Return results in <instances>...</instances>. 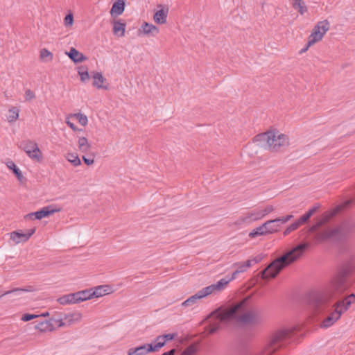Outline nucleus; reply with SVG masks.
Here are the masks:
<instances>
[{
    "instance_id": "1",
    "label": "nucleus",
    "mask_w": 355,
    "mask_h": 355,
    "mask_svg": "<svg viewBox=\"0 0 355 355\" xmlns=\"http://www.w3.org/2000/svg\"><path fill=\"white\" fill-rule=\"evenodd\" d=\"M209 320L208 325L205 327L207 336L217 332L220 329L222 322L236 320L244 324H257L261 323V317L260 311L250 305V298L245 297L235 302L227 309L222 306L216 309L207 315L200 324Z\"/></svg>"
},
{
    "instance_id": "2",
    "label": "nucleus",
    "mask_w": 355,
    "mask_h": 355,
    "mask_svg": "<svg viewBox=\"0 0 355 355\" xmlns=\"http://www.w3.org/2000/svg\"><path fill=\"white\" fill-rule=\"evenodd\" d=\"M309 243L302 242L288 250L284 255L272 261L265 269L259 272L261 279L268 281L275 278L284 268L298 260L309 248Z\"/></svg>"
},
{
    "instance_id": "3",
    "label": "nucleus",
    "mask_w": 355,
    "mask_h": 355,
    "mask_svg": "<svg viewBox=\"0 0 355 355\" xmlns=\"http://www.w3.org/2000/svg\"><path fill=\"white\" fill-rule=\"evenodd\" d=\"M324 221H319L312 225L309 231L311 233H315V239L319 241L326 240H335L342 241L355 230V222L352 220H344L338 227L332 229H324L318 232V230L322 225Z\"/></svg>"
},
{
    "instance_id": "4",
    "label": "nucleus",
    "mask_w": 355,
    "mask_h": 355,
    "mask_svg": "<svg viewBox=\"0 0 355 355\" xmlns=\"http://www.w3.org/2000/svg\"><path fill=\"white\" fill-rule=\"evenodd\" d=\"M355 272V257L343 261L338 268L337 274L332 279L331 286L334 295H340L348 288L347 279Z\"/></svg>"
},
{
    "instance_id": "5",
    "label": "nucleus",
    "mask_w": 355,
    "mask_h": 355,
    "mask_svg": "<svg viewBox=\"0 0 355 355\" xmlns=\"http://www.w3.org/2000/svg\"><path fill=\"white\" fill-rule=\"evenodd\" d=\"M355 302V294L352 293L346 297L338 300L333 306L334 310L322 322L320 327L327 328L336 322L341 315L349 309L351 304Z\"/></svg>"
},
{
    "instance_id": "6",
    "label": "nucleus",
    "mask_w": 355,
    "mask_h": 355,
    "mask_svg": "<svg viewBox=\"0 0 355 355\" xmlns=\"http://www.w3.org/2000/svg\"><path fill=\"white\" fill-rule=\"evenodd\" d=\"M299 330L300 327L296 326L276 331L272 336L269 343L266 347L263 355H272Z\"/></svg>"
},
{
    "instance_id": "7",
    "label": "nucleus",
    "mask_w": 355,
    "mask_h": 355,
    "mask_svg": "<svg viewBox=\"0 0 355 355\" xmlns=\"http://www.w3.org/2000/svg\"><path fill=\"white\" fill-rule=\"evenodd\" d=\"M306 300L309 307L319 314L329 306L330 297L323 292L311 291L306 295Z\"/></svg>"
},
{
    "instance_id": "8",
    "label": "nucleus",
    "mask_w": 355,
    "mask_h": 355,
    "mask_svg": "<svg viewBox=\"0 0 355 355\" xmlns=\"http://www.w3.org/2000/svg\"><path fill=\"white\" fill-rule=\"evenodd\" d=\"M18 146L19 148L24 150L31 159L37 162L42 161V152L35 141L24 140L21 141Z\"/></svg>"
},
{
    "instance_id": "9",
    "label": "nucleus",
    "mask_w": 355,
    "mask_h": 355,
    "mask_svg": "<svg viewBox=\"0 0 355 355\" xmlns=\"http://www.w3.org/2000/svg\"><path fill=\"white\" fill-rule=\"evenodd\" d=\"M270 137L273 138L272 141H270L269 150L272 152H277L280 150L281 147L287 146L288 145V138L286 135L276 134L271 131Z\"/></svg>"
},
{
    "instance_id": "10",
    "label": "nucleus",
    "mask_w": 355,
    "mask_h": 355,
    "mask_svg": "<svg viewBox=\"0 0 355 355\" xmlns=\"http://www.w3.org/2000/svg\"><path fill=\"white\" fill-rule=\"evenodd\" d=\"M58 324V327L65 326V322L62 319L51 318L49 320H43L38 322L35 324V328L41 332L51 331L54 329V324Z\"/></svg>"
},
{
    "instance_id": "11",
    "label": "nucleus",
    "mask_w": 355,
    "mask_h": 355,
    "mask_svg": "<svg viewBox=\"0 0 355 355\" xmlns=\"http://www.w3.org/2000/svg\"><path fill=\"white\" fill-rule=\"evenodd\" d=\"M230 280H226V279H221L216 284H213L210 286L203 288L198 292L202 298H203L216 291H222L228 284Z\"/></svg>"
},
{
    "instance_id": "12",
    "label": "nucleus",
    "mask_w": 355,
    "mask_h": 355,
    "mask_svg": "<svg viewBox=\"0 0 355 355\" xmlns=\"http://www.w3.org/2000/svg\"><path fill=\"white\" fill-rule=\"evenodd\" d=\"M293 217V215H287L286 216L279 217L266 221V223H269V225L267 227L268 233L272 234L278 231L282 225L291 220Z\"/></svg>"
},
{
    "instance_id": "13",
    "label": "nucleus",
    "mask_w": 355,
    "mask_h": 355,
    "mask_svg": "<svg viewBox=\"0 0 355 355\" xmlns=\"http://www.w3.org/2000/svg\"><path fill=\"white\" fill-rule=\"evenodd\" d=\"M36 228L33 227L30 230H26L25 233L20 231H14L10 234V239L15 241L16 244L21 242L28 241L30 237L35 232Z\"/></svg>"
},
{
    "instance_id": "14",
    "label": "nucleus",
    "mask_w": 355,
    "mask_h": 355,
    "mask_svg": "<svg viewBox=\"0 0 355 355\" xmlns=\"http://www.w3.org/2000/svg\"><path fill=\"white\" fill-rule=\"evenodd\" d=\"M270 134L271 131L258 134L253 138V141L257 143L260 147L269 150L270 141L273 140V138L270 137Z\"/></svg>"
},
{
    "instance_id": "15",
    "label": "nucleus",
    "mask_w": 355,
    "mask_h": 355,
    "mask_svg": "<svg viewBox=\"0 0 355 355\" xmlns=\"http://www.w3.org/2000/svg\"><path fill=\"white\" fill-rule=\"evenodd\" d=\"M157 7L160 9L155 12L153 19L157 24H164L166 22V18L168 13V8L162 4H158Z\"/></svg>"
},
{
    "instance_id": "16",
    "label": "nucleus",
    "mask_w": 355,
    "mask_h": 355,
    "mask_svg": "<svg viewBox=\"0 0 355 355\" xmlns=\"http://www.w3.org/2000/svg\"><path fill=\"white\" fill-rule=\"evenodd\" d=\"M92 78H94L93 86L97 89H108V85H104L107 83V80L103 77L101 72L92 71Z\"/></svg>"
},
{
    "instance_id": "17",
    "label": "nucleus",
    "mask_w": 355,
    "mask_h": 355,
    "mask_svg": "<svg viewBox=\"0 0 355 355\" xmlns=\"http://www.w3.org/2000/svg\"><path fill=\"white\" fill-rule=\"evenodd\" d=\"M262 218H263V215H262L261 211H252L250 213H248L244 216L240 217L237 220L236 224L241 225V224L244 223H251L252 221L259 220V219H261Z\"/></svg>"
},
{
    "instance_id": "18",
    "label": "nucleus",
    "mask_w": 355,
    "mask_h": 355,
    "mask_svg": "<svg viewBox=\"0 0 355 355\" xmlns=\"http://www.w3.org/2000/svg\"><path fill=\"white\" fill-rule=\"evenodd\" d=\"M66 54L75 63L82 62L87 60V58L86 56H85L83 53H80L77 49H76L73 47H71L69 51L67 52Z\"/></svg>"
},
{
    "instance_id": "19",
    "label": "nucleus",
    "mask_w": 355,
    "mask_h": 355,
    "mask_svg": "<svg viewBox=\"0 0 355 355\" xmlns=\"http://www.w3.org/2000/svg\"><path fill=\"white\" fill-rule=\"evenodd\" d=\"M138 32L139 33H143L145 35H152L153 36H155L159 33V28L152 24L144 22L139 29Z\"/></svg>"
},
{
    "instance_id": "20",
    "label": "nucleus",
    "mask_w": 355,
    "mask_h": 355,
    "mask_svg": "<svg viewBox=\"0 0 355 355\" xmlns=\"http://www.w3.org/2000/svg\"><path fill=\"white\" fill-rule=\"evenodd\" d=\"M92 289V297H102L106 294H108L110 293L111 288L108 285H101L98 286L94 289Z\"/></svg>"
},
{
    "instance_id": "21",
    "label": "nucleus",
    "mask_w": 355,
    "mask_h": 355,
    "mask_svg": "<svg viewBox=\"0 0 355 355\" xmlns=\"http://www.w3.org/2000/svg\"><path fill=\"white\" fill-rule=\"evenodd\" d=\"M125 0H117L115 1L111 8L110 14L113 15H120L125 10Z\"/></svg>"
},
{
    "instance_id": "22",
    "label": "nucleus",
    "mask_w": 355,
    "mask_h": 355,
    "mask_svg": "<svg viewBox=\"0 0 355 355\" xmlns=\"http://www.w3.org/2000/svg\"><path fill=\"white\" fill-rule=\"evenodd\" d=\"M74 295L76 303H79L80 302L86 301L87 300L93 298L91 288L78 291L76 293H74Z\"/></svg>"
},
{
    "instance_id": "23",
    "label": "nucleus",
    "mask_w": 355,
    "mask_h": 355,
    "mask_svg": "<svg viewBox=\"0 0 355 355\" xmlns=\"http://www.w3.org/2000/svg\"><path fill=\"white\" fill-rule=\"evenodd\" d=\"M269 223H264L262 225L254 229L250 234L249 236L250 238H254L261 235H266L269 234L267 230V227L268 226Z\"/></svg>"
},
{
    "instance_id": "24",
    "label": "nucleus",
    "mask_w": 355,
    "mask_h": 355,
    "mask_svg": "<svg viewBox=\"0 0 355 355\" xmlns=\"http://www.w3.org/2000/svg\"><path fill=\"white\" fill-rule=\"evenodd\" d=\"M326 33L327 32H318L312 31L311 35L309 36L308 46H312L316 42L322 40Z\"/></svg>"
},
{
    "instance_id": "25",
    "label": "nucleus",
    "mask_w": 355,
    "mask_h": 355,
    "mask_svg": "<svg viewBox=\"0 0 355 355\" xmlns=\"http://www.w3.org/2000/svg\"><path fill=\"white\" fill-rule=\"evenodd\" d=\"M319 207V204L315 205L314 207L310 209L306 213L301 216L298 218V220L301 223L302 225L307 223L309 220L310 218L318 211Z\"/></svg>"
},
{
    "instance_id": "26",
    "label": "nucleus",
    "mask_w": 355,
    "mask_h": 355,
    "mask_svg": "<svg viewBox=\"0 0 355 355\" xmlns=\"http://www.w3.org/2000/svg\"><path fill=\"white\" fill-rule=\"evenodd\" d=\"M33 291V288L31 286H28L26 288H15L12 290L8 291H3L2 288L0 287V297L2 296L10 294V293H15L16 295H19L22 292H32Z\"/></svg>"
},
{
    "instance_id": "27",
    "label": "nucleus",
    "mask_w": 355,
    "mask_h": 355,
    "mask_svg": "<svg viewBox=\"0 0 355 355\" xmlns=\"http://www.w3.org/2000/svg\"><path fill=\"white\" fill-rule=\"evenodd\" d=\"M7 166L12 171L13 173L20 182L23 183L26 181V178L23 176L21 171L13 162L10 161L8 162Z\"/></svg>"
},
{
    "instance_id": "28",
    "label": "nucleus",
    "mask_w": 355,
    "mask_h": 355,
    "mask_svg": "<svg viewBox=\"0 0 355 355\" xmlns=\"http://www.w3.org/2000/svg\"><path fill=\"white\" fill-rule=\"evenodd\" d=\"M82 318L81 313L77 312V313H73L70 314L65 315L64 318H62V320H64L66 322L65 325L67 324V325H71L74 322L79 321Z\"/></svg>"
},
{
    "instance_id": "29",
    "label": "nucleus",
    "mask_w": 355,
    "mask_h": 355,
    "mask_svg": "<svg viewBox=\"0 0 355 355\" xmlns=\"http://www.w3.org/2000/svg\"><path fill=\"white\" fill-rule=\"evenodd\" d=\"M330 28V24L327 19L318 21L313 28V31L327 32Z\"/></svg>"
},
{
    "instance_id": "30",
    "label": "nucleus",
    "mask_w": 355,
    "mask_h": 355,
    "mask_svg": "<svg viewBox=\"0 0 355 355\" xmlns=\"http://www.w3.org/2000/svg\"><path fill=\"white\" fill-rule=\"evenodd\" d=\"M78 148L82 153H87L92 148L86 137H79L78 141Z\"/></svg>"
},
{
    "instance_id": "31",
    "label": "nucleus",
    "mask_w": 355,
    "mask_h": 355,
    "mask_svg": "<svg viewBox=\"0 0 355 355\" xmlns=\"http://www.w3.org/2000/svg\"><path fill=\"white\" fill-rule=\"evenodd\" d=\"M74 293L63 295L58 299V302L62 305L68 304H76Z\"/></svg>"
},
{
    "instance_id": "32",
    "label": "nucleus",
    "mask_w": 355,
    "mask_h": 355,
    "mask_svg": "<svg viewBox=\"0 0 355 355\" xmlns=\"http://www.w3.org/2000/svg\"><path fill=\"white\" fill-rule=\"evenodd\" d=\"M293 7L295 10H297L300 15H304L308 10L303 0H294Z\"/></svg>"
},
{
    "instance_id": "33",
    "label": "nucleus",
    "mask_w": 355,
    "mask_h": 355,
    "mask_svg": "<svg viewBox=\"0 0 355 355\" xmlns=\"http://www.w3.org/2000/svg\"><path fill=\"white\" fill-rule=\"evenodd\" d=\"M146 347L147 345H142L135 348H130L128 351V355H146L147 354Z\"/></svg>"
},
{
    "instance_id": "34",
    "label": "nucleus",
    "mask_w": 355,
    "mask_h": 355,
    "mask_svg": "<svg viewBox=\"0 0 355 355\" xmlns=\"http://www.w3.org/2000/svg\"><path fill=\"white\" fill-rule=\"evenodd\" d=\"M202 299L199 292H197L195 295L189 297L187 300L182 303V306H191L195 304H196L198 300Z\"/></svg>"
},
{
    "instance_id": "35",
    "label": "nucleus",
    "mask_w": 355,
    "mask_h": 355,
    "mask_svg": "<svg viewBox=\"0 0 355 355\" xmlns=\"http://www.w3.org/2000/svg\"><path fill=\"white\" fill-rule=\"evenodd\" d=\"M125 24L120 21H114L113 26V33L116 35L119 32H121L120 36H123L125 33Z\"/></svg>"
},
{
    "instance_id": "36",
    "label": "nucleus",
    "mask_w": 355,
    "mask_h": 355,
    "mask_svg": "<svg viewBox=\"0 0 355 355\" xmlns=\"http://www.w3.org/2000/svg\"><path fill=\"white\" fill-rule=\"evenodd\" d=\"M19 110L16 107H12L9 109V115L8 116V121L9 123L15 121L19 117Z\"/></svg>"
},
{
    "instance_id": "37",
    "label": "nucleus",
    "mask_w": 355,
    "mask_h": 355,
    "mask_svg": "<svg viewBox=\"0 0 355 355\" xmlns=\"http://www.w3.org/2000/svg\"><path fill=\"white\" fill-rule=\"evenodd\" d=\"M162 343H155V345H153V343L144 344V345H147V347H146L147 354L149 352H157L160 348H162L163 347Z\"/></svg>"
},
{
    "instance_id": "38",
    "label": "nucleus",
    "mask_w": 355,
    "mask_h": 355,
    "mask_svg": "<svg viewBox=\"0 0 355 355\" xmlns=\"http://www.w3.org/2000/svg\"><path fill=\"white\" fill-rule=\"evenodd\" d=\"M60 209H58V210L53 209H51V206H48V207H43L42 209H41L40 210V211L41 217H42V218H43L44 217H47V216H50L51 214H54L56 211H58Z\"/></svg>"
},
{
    "instance_id": "39",
    "label": "nucleus",
    "mask_w": 355,
    "mask_h": 355,
    "mask_svg": "<svg viewBox=\"0 0 355 355\" xmlns=\"http://www.w3.org/2000/svg\"><path fill=\"white\" fill-rule=\"evenodd\" d=\"M301 223L297 220L293 223L291 224L284 232V235L286 236L289 234L291 232L297 230L300 225Z\"/></svg>"
},
{
    "instance_id": "40",
    "label": "nucleus",
    "mask_w": 355,
    "mask_h": 355,
    "mask_svg": "<svg viewBox=\"0 0 355 355\" xmlns=\"http://www.w3.org/2000/svg\"><path fill=\"white\" fill-rule=\"evenodd\" d=\"M67 159L75 166H79L81 164L80 159L78 155L73 153L68 154Z\"/></svg>"
},
{
    "instance_id": "41",
    "label": "nucleus",
    "mask_w": 355,
    "mask_h": 355,
    "mask_svg": "<svg viewBox=\"0 0 355 355\" xmlns=\"http://www.w3.org/2000/svg\"><path fill=\"white\" fill-rule=\"evenodd\" d=\"M197 352V347L194 344L190 345L181 354V355H194Z\"/></svg>"
},
{
    "instance_id": "42",
    "label": "nucleus",
    "mask_w": 355,
    "mask_h": 355,
    "mask_svg": "<svg viewBox=\"0 0 355 355\" xmlns=\"http://www.w3.org/2000/svg\"><path fill=\"white\" fill-rule=\"evenodd\" d=\"M174 338H175L174 334H164V335H162V336H158L157 337V340H162V343H163L162 344H163V347H164L165 345L166 341L171 340Z\"/></svg>"
},
{
    "instance_id": "43",
    "label": "nucleus",
    "mask_w": 355,
    "mask_h": 355,
    "mask_svg": "<svg viewBox=\"0 0 355 355\" xmlns=\"http://www.w3.org/2000/svg\"><path fill=\"white\" fill-rule=\"evenodd\" d=\"M40 59L42 60H44L46 58H49V60H52L53 59V54L52 53H51L49 50H47L46 49H42L41 51H40Z\"/></svg>"
},
{
    "instance_id": "44",
    "label": "nucleus",
    "mask_w": 355,
    "mask_h": 355,
    "mask_svg": "<svg viewBox=\"0 0 355 355\" xmlns=\"http://www.w3.org/2000/svg\"><path fill=\"white\" fill-rule=\"evenodd\" d=\"M76 116L77 119L78 120V122L82 125L85 126L87 124L88 119H87V117L86 115L81 114V113H78L76 114Z\"/></svg>"
},
{
    "instance_id": "45",
    "label": "nucleus",
    "mask_w": 355,
    "mask_h": 355,
    "mask_svg": "<svg viewBox=\"0 0 355 355\" xmlns=\"http://www.w3.org/2000/svg\"><path fill=\"white\" fill-rule=\"evenodd\" d=\"M25 218H26V219H28V218L33 219L34 218V219H38V220L42 219L40 210L37 211H35V212H32V213L28 214L27 215L25 216Z\"/></svg>"
},
{
    "instance_id": "46",
    "label": "nucleus",
    "mask_w": 355,
    "mask_h": 355,
    "mask_svg": "<svg viewBox=\"0 0 355 355\" xmlns=\"http://www.w3.org/2000/svg\"><path fill=\"white\" fill-rule=\"evenodd\" d=\"M64 25L66 26H71L73 23V16L72 14L69 13L67 15L64 19Z\"/></svg>"
},
{
    "instance_id": "47",
    "label": "nucleus",
    "mask_w": 355,
    "mask_h": 355,
    "mask_svg": "<svg viewBox=\"0 0 355 355\" xmlns=\"http://www.w3.org/2000/svg\"><path fill=\"white\" fill-rule=\"evenodd\" d=\"M37 318H39V315L24 313L21 317V320L27 322Z\"/></svg>"
},
{
    "instance_id": "48",
    "label": "nucleus",
    "mask_w": 355,
    "mask_h": 355,
    "mask_svg": "<svg viewBox=\"0 0 355 355\" xmlns=\"http://www.w3.org/2000/svg\"><path fill=\"white\" fill-rule=\"evenodd\" d=\"M35 98V93L31 90L27 89L25 92V99L26 101H30Z\"/></svg>"
},
{
    "instance_id": "49",
    "label": "nucleus",
    "mask_w": 355,
    "mask_h": 355,
    "mask_svg": "<svg viewBox=\"0 0 355 355\" xmlns=\"http://www.w3.org/2000/svg\"><path fill=\"white\" fill-rule=\"evenodd\" d=\"M78 75L80 77V80L83 83L86 82L89 79V74L88 71H84V72H80Z\"/></svg>"
},
{
    "instance_id": "50",
    "label": "nucleus",
    "mask_w": 355,
    "mask_h": 355,
    "mask_svg": "<svg viewBox=\"0 0 355 355\" xmlns=\"http://www.w3.org/2000/svg\"><path fill=\"white\" fill-rule=\"evenodd\" d=\"M274 210V208L271 205L267 206L264 209L261 210V212L263 215V217H264L266 214L272 212Z\"/></svg>"
},
{
    "instance_id": "51",
    "label": "nucleus",
    "mask_w": 355,
    "mask_h": 355,
    "mask_svg": "<svg viewBox=\"0 0 355 355\" xmlns=\"http://www.w3.org/2000/svg\"><path fill=\"white\" fill-rule=\"evenodd\" d=\"M83 160L87 166L92 165L94 162V157H87L85 155L83 156Z\"/></svg>"
},
{
    "instance_id": "52",
    "label": "nucleus",
    "mask_w": 355,
    "mask_h": 355,
    "mask_svg": "<svg viewBox=\"0 0 355 355\" xmlns=\"http://www.w3.org/2000/svg\"><path fill=\"white\" fill-rule=\"evenodd\" d=\"M236 265H238L239 267L238 268L236 269L238 271H239V272H243L244 271H245L246 270V268L245 266V264L244 263H236Z\"/></svg>"
},
{
    "instance_id": "53",
    "label": "nucleus",
    "mask_w": 355,
    "mask_h": 355,
    "mask_svg": "<svg viewBox=\"0 0 355 355\" xmlns=\"http://www.w3.org/2000/svg\"><path fill=\"white\" fill-rule=\"evenodd\" d=\"M67 123L73 130H74V131H79V130H80L73 123H71V122L68 121L67 122Z\"/></svg>"
},
{
    "instance_id": "54",
    "label": "nucleus",
    "mask_w": 355,
    "mask_h": 355,
    "mask_svg": "<svg viewBox=\"0 0 355 355\" xmlns=\"http://www.w3.org/2000/svg\"><path fill=\"white\" fill-rule=\"evenodd\" d=\"M175 352H176V349H172L168 352H164L162 354V355H175Z\"/></svg>"
},
{
    "instance_id": "55",
    "label": "nucleus",
    "mask_w": 355,
    "mask_h": 355,
    "mask_svg": "<svg viewBox=\"0 0 355 355\" xmlns=\"http://www.w3.org/2000/svg\"><path fill=\"white\" fill-rule=\"evenodd\" d=\"M262 259V257L261 255H258L257 257H255L254 258H253L252 260V262H254V263H257L259 262H260Z\"/></svg>"
},
{
    "instance_id": "56",
    "label": "nucleus",
    "mask_w": 355,
    "mask_h": 355,
    "mask_svg": "<svg viewBox=\"0 0 355 355\" xmlns=\"http://www.w3.org/2000/svg\"><path fill=\"white\" fill-rule=\"evenodd\" d=\"M84 71H88V68L86 66H80L78 67V73L80 72H84Z\"/></svg>"
},
{
    "instance_id": "57",
    "label": "nucleus",
    "mask_w": 355,
    "mask_h": 355,
    "mask_svg": "<svg viewBox=\"0 0 355 355\" xmlns=\"http://www.w3.org/2000/svg\"><path fill=\"white\" fill-rule=\"evenodd\" d=\"M239 273H240V272H239V271H238L237 270H236L232 273V277H231V278H230V279H228L227 280H230V282L231 280H232V279H235V278H236V275H237L238 274H239Z\"/></svg>"
},
{
    "instance_id": "58",
    "label": "nucleus",
    "mask_w": 355,
    "mask_h": 355,
    "mask_svg": "<svg viewBox=\"0 0 355 355\" xmlns=\"http://www.w3.org/2000/svg\"><path fill=\"white\" fill-rule=\"evenodd\" d=\"M252 259H249V260H247L244 264H245V268H249L252 266Z\"/></svg>"
},
{
    "instance_id": "59",
    "label": "nucleus",
    "mask_w": 355,
    "mask_h": 355,
    "mask_svg": "<svg viewBox=\"0 0 355 355\" xmlns=\"http://www.w3.org/2000/svg\"><path fill=\"white\" fill-rule=\"evenodd\" d=\"M310 46H308V44H307L304 48H303L300 50V53H303L306 52Z\"/></svg>"
},
{
    "instance_id": "60",
    "label": "nucleus",
    "mask_w": 355,
    "mask_h": 355,
    "mask_svg": "<svg viewBox=\"0 0 355 355\" xmlns=\"http://www.w3.org/2000/svg\"><path fill=\"white\" fill-rule=\"evenodd\" d=\"M49 315V313L46 312V313H42L41 315H39V317H40V316L46 317V316H47Z\"/></svg>"
},
{
    "instance_id": "61",
    "label": "nucleus",
    "mask_w": 355,
    "mask_h": 355,
    "mask_svg": "<svg viewBox=\"0 0 355 355\" xmlns=\"http://www.w3.org/2000/svg\"><path fill=\"white\" fill-rule=\"evenodd\" d=\"M155 342L156 343H160V342H162V340H157V338H155Z\"/></svg>"
}]
</instances>
